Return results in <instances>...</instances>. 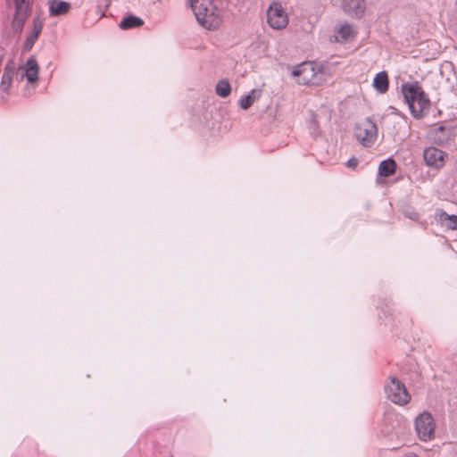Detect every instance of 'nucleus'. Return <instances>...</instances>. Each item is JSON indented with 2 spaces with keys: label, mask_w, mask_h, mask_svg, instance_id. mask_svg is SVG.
<instances>
[{
  "label": "nucleus",
  "mask_w": 457,
  "mask_h": 457,
  "mask_svg": "<svg viewBox=\"0 0 457 457\" xmlns=\"http://www.w3.org/2000/svg\"><path fill=\"white\" fill-rule=\"evenodd\" d=\"M401 92L414 119L421 120L428 113L430 100L418 81L403 83Z\"/></svg>",
  "instance_id": "1"
},
{
  "label": "nucleus",
  "mask_w": 457,
  "mask_h": 457,
  "mask_svg": "<svg viewBox=\"0 0 457 457\" xmlns=\"http://www.w3.org/2000/svg\"><path fill=\"white\" fill-rule=\"evenodd\" d=\"M190 5L200 25L215 29L221 23L220 12L210 0H191Z\"/></svg>",
  "instance_id": "2"
},
{
  "label": "nucleus",
  "mask_w": 457,
  "mask_h": 457,
  "mask_svg": "<svg viewBox=\"0 0 457 457\" xmlns=\"http://www.w3.org/2000/svg\"><path fill=\"white\" fill-rule=\"evenodd\" d=\"M296 82L303 85H320L326 80V74L321 67L312 62H304L292 71Z\"/></svg>",
  "instance_id": "3"
},
{
  "label": "nucleus",
  "mask_w": 457,
  "mask_h": 457,
  "mask_svg": "<svg viewBox=\"0 0 457 457\" xmlns=\"http://www.w3.org/2000/svg\"><path fill=\"white\" fill-rule=\"evenodd\" d=\"M33 1L34 0H13L14 13L11 27L14 33H21L27 19L30 15Z\"/></svg>",
  "instance_id": "4"
},
{
  "label": "nucleus",
  "mask_w": 457,
  "mask_h": 457,
  "mask_svg": "<svg viewBox=\"0 0 457 457\" xmlns=\"http://www.w3.org/2000/svg\"><path fill=\"white\" fill-rule=\"evenodd\" d=\"M385 392L386 397L398 405H404L411 399L405 386L395 377L390 378V382L385 386Z\"/></svg>",
  "instance_id": "5"
},
{
  "label": "nucleus",
  "mask_w": 457,
  "mask_h": 457,
  "mask_svg": "<svg viewBox=\"0 0 457 457\" xmlns=\"http://www.w3.org/2000/svg\"><path fill=\"white\" fill-rule=\"evenodd\" d=\"M377 136L378 128L370 118L361 121L355 127V137L364 146H370L373 145L377 139Z\"/></svg>",
  "instance_id": "6"
},
{
  "label": "nucleus",
  "mask_w": 457,
  "mask_h": 457,
  "mask_svg": "<svg viewBox=\"0 0 457 457\" xmlns=\"http://www.w3.org/2000/svg\"><path fill=\"white\" fill-rule=\"evenodd\" d=\"M415 428L420 440H430L434 436L435 423L431 414L424 412L415 420Z\"/></svg>",
  "instance_id": "7"
},
{
  "label": "nucleus",
  "mask_w": 457,
  "mask_h": 457,
  "mask_svg": "<svg viewBox=\"0 0 457 457\" xmlns=\"http://www.w3.org/2000/svg\"><path fill=\"white\" fill-rule=\"evenodd\" d=\"M267 20L270 26L275 29L285 28L288 22L286 12L278 3H273L268 9Z\"/></svg>",
  "instance_id": "8"
},
{
  "label": "nucleus",
  "mask_w": 457,
  "mask_h": 457,
  "mask_svg": "<svg viewBox=\"0 0 457 457\" xmlns=\"http://www.w3.org/2000/svg\"><path fill=\"white\" fill-rule=\"evenodd\" d=\"M446 154L440 149L436 147H428L424 150L423 157L427 165L441 168L445 164V157Z\"/></svg>",
  "instance_id": "9"
},
{
  "label": "nucleus",
  "mask_w": 457,
  "mask_h": 457,
  "mask_svg": "<svg viewBox=\"0 0 457 457\" xmlns=\"http://www.w3.org/2000/svg\"><path fill=\"white\" fill-rule=\"evenodd\" d=\"M453 137V129L450 126L441 125L431 131V138L439 145L447 144Z\"/></svg>",
  "instance_id": "10"
},
{
  "label": "nucleus",
  "mask_w": 457,
  "mask_h": 457,
  "mask_svg": "<svg viewBox=\"0 0 457 457\" xmlns=\"http://www.w3.org/2000/svg\"><path fill=\"white\" fill-rule=\"evenodd\" d=\"M344 12L351 16L360 17L365 10L364 0H341Z\"/></svg>",
  "instance_id": "11"
},
{
  "label": "nucleus",
  "mask_w": 457,
  "mask_h": 457,
  "mask_svg": "<svg viewBox=\"0 0 457 457\" xmlns=\"http://www.w3.org/2000/svg\"><path fill=\"white\" fill-rule=\"evenodd\" d=\"M49 16L56 17L66 14L71 9V4L62 0H49Z\"/></svg>",
  "instance_id": "12"
},
{
  "label": "nucleus",
  "mask_w": 457,
  "mask_h": 457,
  "mask_svg": "<svg viewBox=\"0 0 457 457\" xmlns=\"http://www.w3.org/2000/svg\"><path fill=\"white\" fill-rule=\"evenodd\" d=\"M22 77H26L27 80L30 83H35L38 79V65L35 58L30 57L26 62L23 69Z\"/></svg>",
  "instance_id": "13"
},
{
  "label": "nucleus",
  "mask_w": 457,
  "mask_h": 457,
  "mask_svg": "<svg viewBox=\"0 0 457 457\" xmlns=\"http://www.w3.org/2000/svg\"><path fill=\"white\" fill-rule=\"evenodd\" d=\"M43 29V21H41L38 17L33 20V29L32 31L28 35L24 47L26 50H30L37 37H39L41 31Z\"/></svg>",
  "instance_id": "14"
},
{
  "label": "nucleus",
  "mask_w": 457,
  "mask_h": 457,
  "mask_svg": "<svg viewBox=\"0 0 457 457\" xmlns=\"http://www.w3.org/2000/svg\"><path fill=\"white\" fill-rule=\"evenodd\" d=\"M436 217L442 226L452 230L457 229V215H450L444 211H439Z\"/></svg>",
  "instance_id": "15"
},
{
  "label": "nucleus",
  "mask_w": 457,
  "mask_h": 457,
  "mask_svg": "<svg viewBox=\"0 0 457 457\" xmlns=\"http://www.w3.org/2000/svg\"><path fill=\"white\" fill-rule=\"evenodd\" d=\"M373 87L379 94H384L388 90V75L386 71L378 72L373 79Z\"/></svg>",
  "instance_id": "16"
},
{
  "label": "nucleus",
  "mask_w": 457,
  "mask_h": 457,
  "mask_svg": "<svg viewBox=\"0 0 457 457\" xmlns=\"http://www.w3.org/2000/svg\"><path fill=\"white\" fill-rule=\"evenodd\" d=\"M261 95L262 91L260 89H252L248 95L244 96L239 99L238 104L240 108L243 110H247L261 97Z\"/></svg>",
  "instance_id": "17"
},
{
  "label": "nucleus",
  "mask_w": 457,
  "mask_h": 457,
  "mask_svg": "<svg viewBox=\"0 0 457 457\" xmlns=\"http://www.w3.org/2000/svg\"><path fill=\"white\" fill-rule=\"evenodd\" d=\"M395 162L392 158H389L380 162L378 166V174L382 177L387 178L395 173Z\"/></svg>",
  "instance_id": "18"
},
{
  "label": "nucleus",
  "mask_w": 457,
  "mask_h": 457,
  "mask_svg": "<svg viewBox=\"0 0 457 457\" xmlns=\"http://www.w3.org/2000/svg\"><path fill=\"white\" fill-rule=\"evenodd\" d=\"M144 24V21L141 18L129 15L127 17H124L122 21L120 22V28L121 29H129L133 28H138Z\"/></svg>",
  "instance_id": "19"
},
{
  "label": "nucleus",
  "mask_w": 457,
  "mask_h": 457,
  "mask_svg": "<svg viewBox=\"0 0 457 457\" xmlns=\"http://www.w3.org/2000/svg\"><path fill=\"white\" fill-rule=\"evenodd\" d=\"M353 35V28L349 24L341 25L336 31L335 39L337 42L347 40Z\"/></svg>",
  "instance_id": "20"
},
{
  "label": "nucleus",
  "mask_w": 457,
  "mask_h": 457,
  "mask_svg": "<svg viewBox=\"0 0 457 457\" xmlns=\"http://www.w3.org/2000/svg\"><path fill=\"white\" fill-rule=\"evenodd\" d=\"M216 94L220 97H227L231 92V87L228 80L222 79L216 85Z\"/></svg>",
  "instance_id": "21"
},
{
  "label": "nucleus",
  "mask_w": 457,
  "mask_h": 457,
  "mask_svg": "<svg viewBox=\"0 0 457 457\" xmlns=\"http://www.w3.org/2000/svg\"><path fill=\"white\" fill-rule=\"evenodd\" d=\"M15 72V68L12 64H7L4 69V73L2 76V89H5V85L9 86L12 81V75Z\"/></svg>",
  "instance_id": "22"
},
{
  "label": "nucleus",
  "mask_w": 457,
  "mask_h": 457,
  "mask_svg": "<svg viewBox=\"0 0 457 457\" xmlns=\"http://www.w3.org/2000/svg\"><path fill=\"white\" fill-rule=\"evenodd\" d=\"M404 213L406 217L412 220H417L420 217L419 213L416 212L414 210H406Z\"/></svg>",
  "instance_id": "23"
},
{
  "label": "nucleus",
  "mask_w": 457,
  "mask_h": 457,
  "mask_svg": "<svg viewBox=\"0 0 457 457\" xmlns=\"http://www.w3.org/2000/svg\"><path fill=\"white\" fill-rule=\"evenodd\" d=\"M358 164V160L354 157L349 159L346 162L348 168H355Z\"/></svg>",
  "instance_id": "24"
},
{
  "label": "nucleus",
  "mask_w": 457,
  "mask_h": 457,
  "mask_svg": "<svg viewBox=\"0 0 457 457\" xmlns=\"http://www.w3.org/2000/svg\"><path fill=\"white\" fill-rule=\"evenodd\" d=\"M390 108L393 110L392 113L398 115L400 117H404V115L400 111H398L396 108H395L393 106H390Z\"/></svg>",
  "instance_id": "25"
},
{
  "label": "nucleus",
  "mask_w": 457,
  "mask_h": 457,
  "mask_svg": "<svg viewBox=\"0 0 457 457\" xmlns=\"http://www.w3.org/2000/svg\"><path fill=\"white\" fill-rule=\"evenodd\" d=\"M405 457H417V456L415 454H409V455H407Z\"/></svg>",
  "instance_id": "26"
}]
</instances>
